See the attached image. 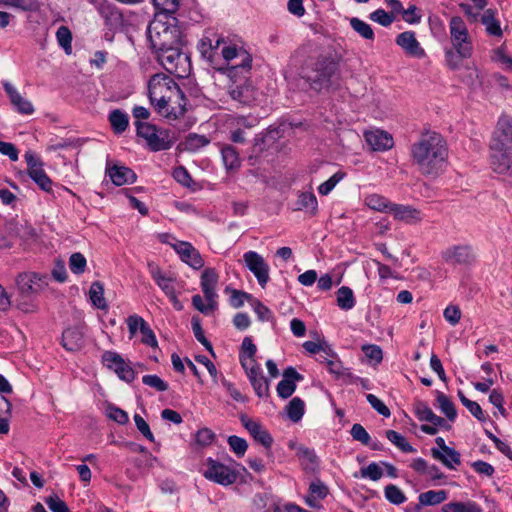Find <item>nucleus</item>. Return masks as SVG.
Segmentation results:
<instances>
[{
    "mask_svg": "<svg viewBox=\"0 0 512 512\" xmlns=\"http://www.w3.org/2000/svg\"><path fill=\"white\" fill-rule=\"evenodd\" d=\"M328 372L332 374L336 379L352 377L351 372L348 368H345L339 359L338 355L325 363Z\"/></svg>",
    "mask_w": 512,
    "mask_h": 512,
    "instance_id": "37998d69",
    "label": "nucleus"
},
{
    "mask_svg": "<svg viewBox=\"0 0 512 512\" xmlns=\"http://www.w3.org/2000/svg\"><path fill=\"white\" fill-rule=\"evenodd\" d=\"M383 476V470L380 465L376 462H371L368 466L360 469L359 472L354 473L355 478L370 479L372 481H378Z\"/></svg>",
    "mask_w": 512,
    "mask_h": 512,
    "instance_id": "ea45409f",
    "label": "nucleus"
},
{
    "mask_svg": "<svg viewBox=\"0 0 512 512\" xmlns=\"http://www.w3.org/2000/svg\"><path fill=\"white\" fill-rule=\"evenodd\" d=\"M481 23L485 26V30L490 36H502L503 32L500 23L495 18V12L492 9H487L483 13L481 17Z\"/></svg>",
    "mask_w": 512,
    "mask_h": 512,
    "instance_id": "473e14b6",
    "label": "nucleus"
},
{
    "mask_svg": "<svg viewBox=\"0 0 512 512\" xmlns=\"http://www.w3.org/2000/svg\"><path fill=\"white\" fill-rule=\"evenodd\" d=\"M395 43L408 57L415 59H424L427 57V53L417 40L414 31L408 30L399 33L395 38Z\"/></svg>",
    "mask_w": 512,
    "mask_h": 512,
    "instance_id": "2eb2a0df",
    "label": "nucleus"
},
{
    "mask_svg": "<svg viewBox=\"0 0 512 512\" xmlns=\"http://www.w3.org/2000/svg\"><path fill=\"white\" fill-rule=\"evenodd\" d=\"M366 400L380 415L384 417H389L391 415L389 408L374 394H367Z\"/></svg>",
    "mask_w": 512,
    "mask_h": 512,
    "instance_id": "338daca9",
    "label": "nucleus"
},
{
    "mask_svg": "<svg viewBox=\"0 0 512 512\" xmlns=\"http://www.w3.org/2000/svg\"><path fill=\"white\" fill-rule=\"evenodd\" d=\"M303 376L292 366L283 372V379L277 384L276 391L280 398H289L296 390V382L302 381Z\"/></svg>",
    "mask_w": 512,
    "mask_h": 512,
    "instance_id": "5701e85b",
    "label": "nucleus"
},
{
    "mask_svg": "<svg viewBox=\"0 0 512 512\" xmlns=\"http://www.w3.org/2000/svg\"><path fill=\"white\" fill-rule=\"evenodd\" d=\"M365 203L369 208L385 213H390L393 204L387 198L379 194L368 195L365 198Z\"/></svg>",
    "mask_w": 512,
    "mask_h": 512,
    "instance_id": "4c0bfd02",
    "label": "nucleus"
},
{
    "mask_svg": "<svg viewBox=\"0 0 512 512\" xmlns=\"http://www.w3.org/2000/svg\"><path fill=\"white\" fill-rule=\"evenodd\" d=\"M181 0H152L154 6L161 11L160 15L170 16L174 14L180 5Z\"/></svg>",
    "mask_w": 512,
    "mask_h": 512,
    "instance_id": "5fc2aeb1",
    "label": "nucleus"
},
{
    "mask_svg": "<svg viewBox=\"0 0 512 512\" xmlns=\"http://www.w3.org/2000/svg\"><path fill=\"white\" fill-rule=\"evenodd\" d=\"M386 437L387 439L393 443L397 448H399L401 451L405 453H413L415 452V449L412 445L406 440V438L398 433L395 430H387L386 431Z\"/></svg>",
    "mask_w": 512,
    "mask_h": 512,
    "instance_id": "a19ab883",
    "label": "nucleus"
},
{
    "mask_svg": "<svg viewBox=\"0 0 512 512\" xmlns=\"http://www.w3.org/2000/svg\"><path fill=\"white\" fill-rule=\"evenodd\" d=\"M157 61L170 74H174L178 78H186L191 71L190 58L182 53L178 45L165 47L163 50L155 51Z\"/></svg>",
    "mask_w": 512,
    "mask_h": 512,
    "instance_id": "1a4fd4ad",
    "label": "nucleus"
},
{
    "mask_svg": "<svg viewBox=\"0 0 512 512\" xmlns=\"http://www.w3.org/2000/svg\"><path fill=\"white\" fill-rule=\"evenodd\" d=\"M386 499L395 505H400L406 501V496L396 485L389 484L384 489Z\"/></svg>",
    "mask_w": 512,
    "mask_h": 512,
    "instance_id": "603ef678",
    "label": "nucleus"
},
{
    "mask_svg": "<svg viewBox=\"0 0 512 512\" xmlns=\"http://www.w3.org/2000/svg\"><path fill=\"white\" fill-rule=\"evenodd\" d=\"M17 285L23 293H38L48 285V277L37 273H24L18 276Z\"/></svg>",
    "mask_w": 512,
    "mask_h": 512,
    "instance_id": "4be33fe9",
    "label": "nucleus"
},
{
    "mask_svg": "<svg viewBox=\"0 0 512 512\" xmlns=\"http://www.w3.org/2000/svg\"><path fill=\"white\" fill-rule=\"evenodd\" d=\"M431 452L435 459L441 461L449 469H454L461 463L460 454L451 447H445L444 451L433 448Z\"/></svg>",
    "mask_w": 512,
    "mask_h": 512,
    "instance_id": "c756f323",
    "label": "nucleus"
},
{
    "mask_svg": "<svg viewBox=\"0 0 512 512\" xmlns=\"http://www.w3.org/2000/svg\"><path fill=\"white\" fill-rule=\"evenodd\" d=\"M246 376L259 398L269 396V380L263 375L262 368L257 371H251V373Z\"/></svg>",
    "mask_w": 512,
    "mask_h": 512,
    "instance_id": "c85d7f7f",
    "label": "nucleus"
},
{
    "mask_svg": "<svg viewBox=\"0 0 512 512\" xmlns=\"http://www.w3.org/2000/svg\"><path fill=\"white\" fill-rule=\"evenodd\" d=\"M137 136L154 152L170 149L175 143V135L168 129L144 121H135Z\"/></svg>",
    "mask_w": 512,
    "mask_h": 512,
    "instance_id": "0eeeda50",
    "label": "nucleus"
},
{
    "mask_svg": "<svg viewBox=\"0 0 512 512\" xmlns=\"http://www.w3.org/2000/svg\"><path fill=\"white\" fill-rule=\"evenodd\" d=\"M364 138L373 151H387L394 145L392 135L380 129L366 131Z\"/></svg>",
    "mask_w": 512,
    "mask_h": 512,
    "instance_id": "412c9836",
    "label": "nucleus"
},
{
    "mask_svg": "<svg viewBox=\"0 0 512 512\" xmlns=\"http://www.w3.org/2000/svg\"><path fill=\"white\" fill-rule=\"evenodd\" d=\"M143 384L155 389L157 392L168 390V384L158 375L147 374L142 377Z\"/></svg>",
    "mask_w": 512,
    "mask_h": 512,
    "instance_id": "052dcab7",
    "label": "nucleus"
},
{
    "mask_svg": "<svg viewBox=\"0 0 512 512\" xmlns=\"http://www.w3.org/2000/svg\"><path fill=\"white\" fill-rule=\"evenodd\" d=\"M106 412L107 416L118 424L124 425L129 421L128 414L115 405H108Z\"/></svg>",
    "mask_w": 512,
    "mask_h": 512,
    "instance_id": "0e129e2a",
    "label": "nucleus"
},
{
    "mask_svg": "<svg viewBox=\"0 0 512 512\" xmlns=\"http://www.w3.org/2000/svg\"><path fill=\"white\" fill-rule=\"evenodd\" d=\"M215 440L214 432L209 428H202L195 434V442L200 447L210 446Z\"/></svg>",
    "mask_w": 512,
    "mask_h": 512,
    "instance_id": "680f3d73",
    "label": "nucleus"
},
{
    "mask_svg": "<svg viewBox=\"0 0 512 512\" xmlns=\"http://www.w3.org/2000/svg\"><path fill=\"white\" fill-rule=\"evenodd\" d=\"M297 455L305 469L313 470L317 465V456L314 450L300 447Z\"/></svg>",
    "mask_w": 512,
    "mask_h": 512,
    "instance_id": "09e8293b",
    "label": "nucleus"
},
{
    "mask_svg": "<svg viewBox=\"0 0 512 512\" xmlns=\"http://www.w3.org/2000/svg\"><path fill=\"white\" fill-rule=\"evenodd\" d=\"M28 175L43 191H51L52 181L46 174L43 167L33 169V171H30Z\"/></svg>",
    "mask_w": 512,
    "mask_h": 512,
    "instance_id": "79ce46f5",
    "label": "nucleus"
},
{
    "mask_svg": "<svg viewBox=\"0 0 512 512\" xmlns=\"http://www.w3.org/2000/svg\"><path fill=\"white\" fill-rule=\"evenodd\" d=\"M418 499L417 511L420 510L421 506H433L444 502L447 499V492L445 490H429L421 493Z\"/></svg>",
    "mask_w": 512,
    "mask_h": 512,
    "instance_id": "2f4dec72",
    "label": "nucleus"
},
{
    "mask_svg": "<svg viewBox=\"0 0 512 512\" xmlns=\"http://www.w3.org/2000/svg\"><path fill=\"white\" fill-rule=\"evenodd\" d=\"M224 165L228 169H234L240 165L238 152L232 146H225L221 150Z\"/></svg>",
    "mask_w": 512,
    "mask_h": 512,
    "instance_id": "49530a36",
    "label": "nucleus"
},
{
    "mask_svg": "<svg viewBox=\"0 0 512 512\" xmlns=\"http://www.w3.org/2000/svg\"><path fill=\"white\" fill-rule=\"evenodd\" d=\"M221 56L226 66H221L218 70L226 75L230 81H238L242 77L250 75L252 56L244 47L229 43L222 47Z\"/></svg>",
    "mask_w": 512,
    "mask_h": 512,
    "instance_id": "39448f33",
    "label": "nucleus"
},
{
    "mask_svg": "<svg viewBox=\"0 0 512 512\" xmlns=\"http://www.w3.org/2000/svg\"><path fill=\"white\" fill-rule=\"evenodd\" d=\"M350 433L354 440L361 442L363 445H370L371 437L361 424H354Z\"/></svg>",
    "mask_w": 512,
    "mask_h": 512,
    "instance_id": "774afa93",
    "label": "nucleus"
},
{
    "mask_svg": "<svg viewBox=\"0 0 512 512\" xmlns=\"http://www.w3.org/2000/svg\"><path fill=\"white\" fill-rule=\"evenodd\" d=\"M62 345L67 351H77L84 345V333L79 327H70L62 334Z\"/></svg>",
    "mask_w": 512,
    "mask_h": 512,
    "instance_id": "bb28decb",
    "label": "nucleus"
},
{
    "mask_svg": "<svg viewBox=\"0 0 512 512\" xmlns=\"http://www.w3.org/2000/svg\"><path fill=\"white\" fill-rule=\"evenodd\" d=\"M205 467L203 476L212 482L222 486H229L237 481L238 473L234 469L211 457L207 458Z\"/></svg>",
    "mask_w": 512,
    "mask_h": 512,
    "instance_id": "9b49d317",
    "label": "nucleus"
},
{
    "mask_svg": "<svg viewBox=\"0 0 512 512\" xmlns=\"http://www.w3.org/2000/svg\"><path fill=\"white\" fill-rule=\"evenodd\" d=\"M45 503L51 512H70L66 503L61 500L56 494H53L45 499Z\"/></svg>",
    "mask_w": 512,
    "mask_h": 512,
    "instance_id": "69168bd1",
    "label": "nucleus"
},
{
    "mask_svg": "<svg viewBox=\"0 0 512 512\" xmlns=\"http://www.w3.org/2000/svg\"><path fill=\"white\" fill-rule=\"evenodd\" d=\"M107 173L116 186L132 184L136 180L134 171L126 166L114 165L107 169Z\"/></svg>",
    "mask_w": 512,
    "mask_h": 512,
    "instance_id": "a878e982",
    "label": "nucleus"
},
{
    "mask_svg": "<svg viewBox=\"0 0 512 512\" xmlns=\"http://www.w3.org/2000/svg\"><path fill=\"white\" fill-rule=\"evenodd\" d=\"M411 157L423 175L437 176L448 159L447 142L440 133L426 131L412 144Z\"/></svg>",
    "mask_w": 512,
    "mask_h": 512,
    "instance_id": "f03ea898",
    "label": "nucleus"
},
{
    "mask_svg": "<svg viewBox=\"0 0 512 512\" xmlns=\"http://www.w3.org/2000/svg\"><path fill=\"white\" fill-rule=\"evenodd\" d=\"M109 121L116 134H122L129 125V118L126 113L116 109L109 114Z\"/></svg>",
    "mask_w": 512,
    "mask_h": 512,
    "instance_id": "c9c22d12",
    "label": "nucleus"
},
{
    "mask_svg": "<svg viewBox=\"0 0 512 512\" xmlns=\"http://www.w3.org/2000/svg\"><path fill=\"white\" fill-rule=\"evenodd\" d=\"M304 402L298 398H293L286 407L287 415L293 422H298L304 414Z\"/></svg>",
    "mask_w": 512,
    "mask_h": 512,
    "instance_id": "c03bdc74",
    "label": "nucleus"
},
{
    "mask_svg": "<svg viewBox=\"0 0 512 512\" xmlns=\"http://www.w3.org/2000/svg\"><path fill=\"white\" fill-rule=\"evenodd\" d=\"M243 261L249 271L256 277L259 285L264 288L270 279V267L263 256L250 250L243 254Z\"/></svg>",
    "mask_w": 512,
    "mask_h": 512,
    "instance_id": "4468645a",
    "label": "nucleus"
},
{
    "mask_svg": "<svg viewBox=\"0 0 512 512\" xmlns=\"http://www.w3.org/2000/svg\"><path fill=\"white\" fill-rule=\"evenodd\" d=\"M449 37L451 47L445 48V65L450 70H459L462 61L473 55V39L465 21L460 16H453L449 21Z\"/></svg>",
    "mask_w": 512,
    "mask_h": 512,
    "instance_id": "7ed1b4c3",
    "label": "nucleus"
},
{
    "mask_svg": "<svg viewBox=\"0 0 512 512\" xmlns=\"http://www.w3.org/2000/svg\"><path fill=\"white\" fill-rule=\"evenodd\" d=\"M223 37L215 33L206 34L199 42L198 49L201 55L209 62L214 63L216 56L221 54L223 46L228 45Z\"/></svg>",
    "mask_w": 512,
    "mask_h": 512,
    "instance_id": "dca6fc26",
    "label": "nucleus"
},
{
    "mask_svg": "<svg viewBox=\"0 0 512 512\" xmlns=\"http://www.w3.org/2000/svg\"><path fill=\"white\" fill-rule=\"evenodd\" d=\"M349 24L351 28L363 39L367 41H373L375 39L373 28L367 22L358 17H352L349 19Z\"/></svg>",
    "mask_w": 512,
    "mask_h": 512,
    "instance_id": "f704fd0d",
    "label": "nucleus"
},
{
    "mask_svg": "<svg viewBox=\"0 0 512 512\" xmlns=\"http://www.w3.org/2000/svg\"><path fill=\"white\" fill-rule=\"evenodd\" d=\"M294 210L305 211L312 216L316 215L318 212V201L315 194L312 191L298 192Z\"/></svg>",
    "mask_w": 512,
    "mask_h": 512,
    "instance_id": "cd10ccee",
    "label": "nucleus"
},
{
    "mask_svg": "<svg viewBox=\"0 0 512 512\" xmlns=\"http://www.w3.org/2000/svg\"><path fill=\"white\" fill-rule=\"evenodd\" d=\"M242 425L253 437V439L264 446L266 449H270L273 443L271 434L257 421H254L246 415L240 417Z\"/></svg>",
    "mask_w": 512,
    "mask_h": 512,
    "instance_id": "6ab92c4d",
    "label": "nucleus"
},
{
    "mask_svg": "<svg viewBox=\"0 0 512 512\" xmlns=\"http://www.w3.org/2000/svg\"><path fill=\"white\" fill-rule=\"evenodd\" d=\"M337 304L343 310H351L355 306V298L353 291L347 287L342 286L337 291Z\"/></svg>",
    "mask_w": 512,
    "mask_h": 512,
    "instance_id": "58836bf2",
    "label": "nucleus"
},
{
    "mask_svg": "<svg viewBox=\"0 0 512 512\" xmlns=\"http://www.w3.org/2000/svg\"><path fill=\"white\" fill-rule=\"evenodd\" d=\"M89 298L92 304L101 310H107L108 305L104 298V287L100 282H93L89 290Z\"/></svg>",
    "mask_w": 512,
    "mask_h": 512,
    "instance_id": "e433bc0d",
    "label": "nucleus"
},
{
    "mask_svg": "<svg viewBox=\"0 0 512 512\" xmlns=\"http://www.w3.org/2000/svg\"><path fill=\"white\" fill-rule=\"evenodd\" d=\"M337 71V64L333 60L323 59L305 73V78L314 90L327 88Z\"/></svg>",
    "mask_w": 512,
    "mask_h": 512,
    "instance_id": "9d476101",
    "label": "nucleus"
},
{
    "mask_svg": "<svg viewBox=\"0 0 512 512\" xmlns=\"http://www.w3.org/2000/svg\"><path fill=\"white\" fill-rule=\"evenodd\" d=\"M2 86L9 97L10 103L19 114L31 115L34 113L33 104L24 98L14 85L8 81H4Z\"/></svg>",
    "mask_w": 512,
    "mask_h": 512,
    "instance_id": "aec40b11",
    "label": "nucleus"
},
{
    "mask_svg": "<svg viewBox=\"0 0 512 512\" xmlns=\"http://www.w3.org/2000/svg\"><path fill=\"white\" fill-rule=\"evenodd\" d=\"M98 12L106 22H116L120 19L119 10L108 2H102L98 6Z\"/></svg>",
    "mask_w": 512,
    "mask_h": 512,
    "instance_id": "a18cd8bd",
    "label": "nucleus"
},
{
    "mask_svg": "<svg viewBox=\"0 0 512 512\" xmlns=\"http://www.w3.org/2000/svg\"><path fill=\"white\" fill-rule=\"evenodd\" d=\"M148 98L155 111L168 121L184 116L187 99L179 85L165 74H155L148 81Z\"/></svg>",
    "mask_w": 512,
    "mask_h": 512,
    "instance_id": "f257e3e1",
    "label": "nucleus"
},
{
    "mask_svg": "<svg viewBox=\"0 0 512 512\" xmlns=\"http://www.w3.org/2000/svg\"><path fill=\"white\" fill-rule=\"evenodd\" d=\"M436 402L438 408L447 417V419L454 422L457 417V411L451 399L443 392L436 391Z\"/></svg>",
    "mask_w": 512,
    "mask_h": 512,
    "instance_id": "72a5a7b5",
    "label": "nucleus"
},
{
    "mask_svg": "<svg viewBox=\"0 0 512 512\" xmlns=\"http://www.w3.org/2000/svg\"><path fill=\"white\" fill-rule=\"evenodd\" d=\"M102 362L108 369L114 371L121 380L127 383H131L136 377L131 363L115 351H105L102 354Z\"/></svg>",
    "mask_w": 512,
    "mask_h": 512,
    "instance_id": "f8f14e48",
    "label": "nucleus"
},
{
    "mask_svg": "<svg viewBox=\"0 0 512 512\" xmlns=\"http://www.w3.org/2000/svg\"><path fill=\"white\" fill-rule=\"evenodd\" d=\"M172 247L179 255L180 259L193 269H201L204 266V260L199 251L191 243L177 241Z\"/></svg>",
    "mask_w": 512,
    "mask_h": 512,
    "instance_id": "a211bd4d",
    "label": "nucleus"
},
{
    "mask_svg": "<svg viewBox=\"0 0 512 512\" xmlns=\"http://www.w3.org/2000/svg\"><path fill=\"white\" fill-rule=\"evenodd\" d=\"M390 214H392L396 220L403 221L407 224H416L423 219L421 211L410 205L393 203Z\"/></svg>",
    "mask_w": 512,
    "mask_h": 512,
    "instance_id": "393cba45",
    "label": "nucleus"
},
{
    "mask_svg": "<svg viewBox=\"0 0 512 512\" xmlns=\"http://www.w3.org/2000/svg\"><path fill=\"white\" fill-rule=\"evenodd\" d=\"M345 176L346 174L343 171L334 173L328 180L319 185V194L328 195Z\"/></svg>",
    "mask_w": 512,
    "mask_h": 512,
    "instance_id": "864d4df0",
    "label": "nucleus"
},
{
    "mask_svg": "<svg viewBox=\"0 0 512 512\" xmlns=\"http://www.w3.org/2000/svg\"><path fill=\"white\" fill-rule=\"evenodd\" d=\"M175 18L157 14L147 28L148 40L153 51L163 50L180 42V31L175 25Z\"/></svg>",
    "mask_w": 512,
    "mask_h": 512,
    "instance_id": "423d86ee",
    "label": "nucleus"
},
{
    "mask_svg": "<svg viewBox=\"0 0 512 512\" xmlns=\"http://www.w3.org/2000/svg\"><path fill=\"white\" fill-rule=\"evenodd\" d=\"M218 278V273L214 268H206L203 270L200 286L206 301H217L218 294L216 292V286Z\"/></svg>",
    "mask_w": 512,
    "mask_h": 512,
    "instance_id": "b1692460",
    "label": "nucleus"
},
{
    "mask_svg": "<svg viewBox=\"0 0 512 512\" xmlns=\"http://www.w3.org/2000/svg\"><path fill=\"white\" fill-rule=\"evenodd\" d=\"M56 39L61 48L67 54H70L72 51V34L68 27L60 26L56 32Z\"/></svg>",
    "mask_w": 512,
    "mask_h": 512,
    "instance_id": "8fccbe9b",
    "label": "nucleus"
},
{
    "mask_svg": "<svg viewBox=\"0 0 512 512\" xmlns=\"http://www.w3.org/2000/svg\"><path fill=\"white\" fill-rule=\"evenodd\" d=\"M442 259L450 266H469L475 262L476 254L471 245L458 244L446 248Z\"/></svg>",
    "mask_w": 512,
    "mask_h": 512,
    "instance_id": "ddd939ff",
    "label": "nucleus"
},
{
    "mask_svg": "<svg viewBox=\"0 0 512 512\" xmlns=\"http://www.w3.org/2000/svg\"><path fill=\"white\" fill-rule=\"evenodd\" d=\"M395 15L393 12L388 13L379 8L369 14V19L383 27H389L395 21Z\"/></svg>",
    "mask_w": 512,
    "mask_h": 512,
    "instance_id": "de8ad7c7",
    "label": "nucleus"
},
{
    "mask_svg": "<svg viewBox=\"0 0 512 512\" xmlns=\"http://www.w3.org/2000/svg\"><path fill=\"white\" fill-rule=\"evenodd\" d=\"M149 272L157 286L166 296H172L177 291L179 283L172 273L162 271L157 265L149 263Z\"/></svg>",
    "mask_w": 512,
    "mask_h": 512,
    "instance_id": "f3484780",
    "label": "nucleus"
},
{
    "mask_svg": "<svg viewBox=\"0 0 512 512\" xmlns=\"http://www.w3.org/2000/svg\"><path fill=\"white\" fill-rule=\"evenodd\" d=\"M192 304L195 309L203 314H209L217 309V301H206V304L203 301V298L196 294L192 297Z\"/></svg>",
    "mask_w": 512,
    "mask_h": 512,
    "instance_id": "13d9d810",
    "label": "nucleus"
},
{
    "mask_svg": "<svg viewBox=\"0 0 512 512\" xmlns=\"http://www.w3.org/2000/svg\"><path fill=\"white\" fill-rule=\"evenodd\" d=\"M442 512H483L482 507L473 500L452 501L441 508Z\"/></svg>",
    "mask_w": 512,
    "mask_h": 512,
    "instance_id": "7c9ffc66",
    "label": "nucleus"
},
{
    "mask_svg": "<svg viewBox=\"0 0 512 512\" xmlns=\"http://www.w3.org/2000/svg\"><path fill=\"white\" fill-rule=\"evenodd\" d=\"M231 82L228 93L239 104L253 106L264 100L266 95L264 87L260 83H253L249 75L242 77L241 80Z\"/></svg>",
    "mask_w": 512,
    "mask_h": 512,
    "instance_id": "6e6552de",
    "label": "nucleus"
},
{
    "mask_svg": "<svg viewBox=\"0 0 512 512\" xmlns=\"http://www.w3.org/2000/svg\"><path fill=\"white\" fill-rule=\"evenodd\" d=\"M87 261L82 253H73L69 258V268L72 273L80 275L86 269Z\"/></svg>",
    "mask_w": 512,
    "mask_h": 512,
    "instance_id": "4d7b16f0",
    "label": "nucleus"
},
{
    "mask_svg": "<svg viewBox=\"0 0 512 512\" xmlns=\"http://www.w3.org/2000/svg\"><path fill=\"white\" fill-rule=\"evenodd\" d=\"M491 167L499 174L511 168L512 160V118L502 115L490 143Z\"/></svg>",
    "mask_w": 512,
    "mask_h": 512,
    "instance_id": "20e7f679",
    "label": "nucleus"
},
{
    "mask_svg": "<svg viewBox=\"0 0 512 512\" xmlns=\"http://www.w3.org/2000/svg\"><path fill=\"white\" fill-rule=\"evenodd\" d=\"M227 442L231 451L235 453L237 457H242L245 455L248 448V444L244 438H241L236 435H231L228 437Z\"/></svg>",
    "mask_w": 512,
    "mask_h": 512,
    "instance_id": "6e6d98bb",
    "label": "nucleus"
},
{
    "mask_svg": "<svg viewBox=\"0 0 512 512\" xmlns=\"http://www.w3.org/2000/svg\"><path fill=\"white\" fill-rule=\"evenodd\" d=\"M126 323L130 334L129 338L132 339L138 331L142 330L147 322L141 316L133 314L127 318Z\"/></svg>",
    "mask_w": 512,
    "mask_h": 512,
    "instance_id": "e2e57ef3",
    "label": "nucleus"
},
{
    "mask_svg": "<svg viewBox=\"0 0 512 512\" xmlns=\"http://www.w3.org/2000/svg\"><path fill=\"white\" fill-rule=\"evenodd\" d=\"M192 324V330L194 333L195 338L211 353H213V347L212 344L207 340V338L204 335L200 320L196 317L192 318L191 321Z\"/></svg>",
    "mask_w": 512,
    "mask_h": 512,
    "instance_id": "bf43d9fd",
    "label": "nucleus"
},
{
    "mask_svg": "<svg viewBox=\"0 0 512 512\" xmlns=\"http://www.w3.org/2000/svg\"><path fill=\"white\" fill-rule=\"evenodd\" d=\"M0 6H9L22 11H35L38 8L37 0H0Z\"/></svg>",
    "mask_w": 512,
    "mask_h": 512,
    "instance_id": "3c124183",
    "label": "nucleus"
}]
</instances>
